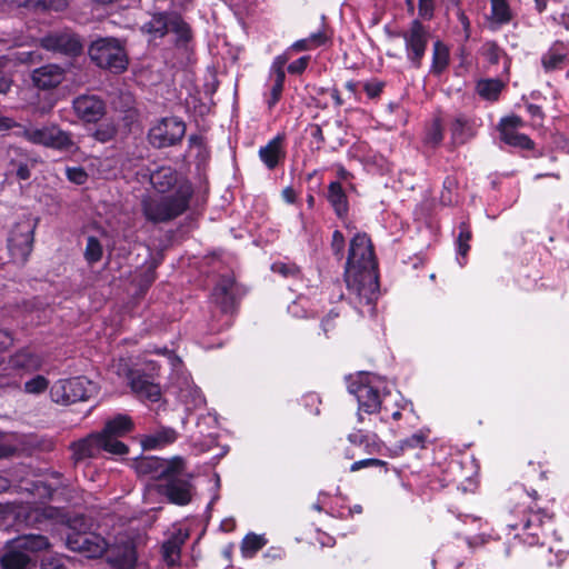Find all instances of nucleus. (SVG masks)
I'll return each instance as SVG.
<instances>
[{
  "label": "nucleus",
  "instance_id": "obj_53",
  "mask_svg": "<svg viewBox=\"0 0 569 569\" xmlns=\"http://www.w3.org/2000/svg\"><path fill=\"white\" fill-rule=\"evenodd\" d=\"M345 246H346V240H345L343 233L340 230H335L332 233L330 247H331V251H332L333 256L338 260H341L343 258Z\"/></svg>",
  "mask_w": 569,
  "mask_h": 569
},
{
  "label": "nucleus",
  "instance_id": "obj_55",
  "mask_svg": "<svg viewBox=\"0 0 569 569\" xmlns=\"http://www.w3.org/2000/svg\"><path fill=\"white\" fill-rule=\"evenodd\" d=\"M385 87L386 82L373 79L363 84V90L369 99L375 100L381 96Z\"/></svg>",
  "mask_w": 569,
  "mask_h": 569
},
{
  "label": "nucleus",
  "instance_id": "obj_18",
  "mask_svg": "<svg viewBox=\"0 0 569 569\" xmlns=\"http://www.w3.org/2000/svg\"><path fill=\"white\" fill-rule=\"evenodd\" d=\"M76 116L86 123H97L106 114V102L94 94H81L73 99Z\"/></svg>",
  "mask_w": 569,
  "mask_h": 569
},
{
  "label": "nucleus",
  "instance_id": "obj_13",
  "mask_svg": "<svg viewBox=\"0 0 569 569\" xmlns=\"http://www.w3.org/2000/svg\"><path fill=\"white\" fill-rule=\"evenodd\" d=\"M23 138L33 144L43 146L58 151H71L74 148L71 133L60 129L56 124L24 129Z\"/></svg>",
  "mask_w": 569,
  "mask_h": 569
},
{
  "label": "nucleus",
  "instance_id": "obj_57",
  "mask_svg": "<svg viewBox=\"0 0 569 569\" xmlns=\"http://www.w3.org/2000/svg\"><path fill=\"white\" fill-rule=\"evenodd\" d=\"M436 0H418V14L422 20L430 21L435 16Z\"/></svg>",
  "mask_w": 569,
  "mask_h": 569
},
{
  "label": "nucleus",
  "instance_id": "obj_9",
  "mask_svg": "<svg viewBox=\"0 0 569 569\" xmlns=\"http://www.w3.org/2000/svg\"><path fill=\"white\" fill-rule=\"evenodd\" d=\"M39 219L22 216L10 229L7 247L11 257L26 263L33 250L34 231Z\"/></svg>",
  "mask_w": 569,
  "mask_h": 569
},
{
  "label": "nucleus",
  "instance_id": "obj_35",
  "mask_svg": "<svg viewBox=\"0 0 569 569\" xmlns=\"http://www.w3.org/2000/svg\"><path fill=\"white\" fill-rule=\"evenodd\" d=\"M29 519L34 520L36 522H42L44 520H54L67 526L68 519L67 513L62 508L53 507V506H42L32 509L28 516Z\"/></svg>",
  "mask_w": 569,
  "mask_h": 569
},
{
  "label": "nucleus",
  "instance_id": "obj_34",
  "mask_svg": "<svg viewBox=\"0 0 569 569\" xmlns=\"http://www.w3.org/2000/svg\"><path fill=\"white\" fill-rule=\"evenodd\" d=\"M450 62V51L446 43L437 40L432 46V62L430 72L435 76H440L448 68Z\"/></svg>",
  "mask_w": 569,
  "mask_h": 569
},
{
  "label": "nucleus",
  "instance_id": "obj_5",
  "mask_svg": "<svg viewBox=\"0 0 569 569\" xmlns=\"http://www.w3.org/2000/svg\"><path fill=\"white\" fill-rule=\"evenodd\" d=\"M91 62L114 74L122 73L129 66L126 40L116 37H99L88 47Z\"/></svg>",
  "mask_w": 569,
  "mask_h": 569
},
{
  "label": "nucleus",
  "instance_id": "obj_10",
  "mask_svg": "<svg viewBox=\"0 0 569 569\" xmlns=\"http://www.w3.org/2000/svg\"><path fill=\"white\" fill-rule=\"evenodd\" d=\"M400 36L403 39L406 57L410 66L420 69L430 39L429 28L420 19H413Z\"/></svg>",
  "mask_w": 569,
  "mask_h": 569
},
{
  "label": "nucleus",
  "instance_id": "obj_30",
  "mask_svg": "<svg viewBox=\"0 0 569 569\" xmlns=\"http://www.w3.org/2000/svg\"><path fill=\"white\" fill-rule=\"evenodd\" d=\"M509 80L507 78H486L477 81L475 90L477 94L490 102H496L499 100L502 90L506 88Z\"/></svg>",
  "mask_w": 569,
  "mask_h": 569
},
{
  "label": "nucleus",
  "instance_id": "obj_14",
  "mask_svg": "<svg viewBox=\"0 0 569 569\" xmlns=\"http://www.w3.org/2000/svg\"><path fill=\"white\" fill-rule=\"evenodd\" d=\"M137 470L141 475H149L156 480L163 481L172 473H184L186 462L180 456H174L171 459L153 456L142 457L137 461Z\"/></svg>",
  "mask_w": 569,
  "mask_h": 569
},
{
  "label": "nucleus",
  "instance_id": "obj_25",
  "mask_svg": "<svg viewBox=\"0 0 569 569\" xmlns=\"http://www.w3.org/2000/svg\"><path fill=\"white\" fill-rule=\"evenodd\" d=\"M568 61V51L562 41L557 40L541 56V66L546 73L561 70Z\"/></svg>",
  "mask_w": 569,
  "mask_h": 569
},
{
  "label": "nucleus",
  "instance_id": "obj_33",
  "mask_svg": "<svg viewBox=\"0 0 569 569\" xmlns=\"http://www.w3.org/2000/svg\"><path fill=\"white\" fill-rule=\"evenodd\" d=\"M459 232L456 238L457 260L461 267L466 266L468 253L471 249L472 229L469 221H461L458 226Z\"/></svg>",
  "mask_w": 569,
  "mask_h": 569
},
{
  "label": "nucleus",
  "instance_id": "obj_60",
  "mask_svg": "<svg viewBox=\"0 0 569 569\" xmlns=\"http://www.w3.org/2000/svg\"><path fill=\"white\" fill-rule=\"evenodd\" d=\"M163 557L168 565L173 566L180 558V550L178 546L172 542H164L162 546Z\"/></svg>",
  "mask_w": 569,
  "mask_h": 569
},
{
  "label": "nucleus",
  "instance_id": "obj_17",
  "mask_svg": "<svg viewBox=\"0 0 569 569\" xmlns=\"http://www.w3.org/2000/svg\"><path fill=\"white\" fill-rule=\"evenodd\" d=\"M193 486L183 473H172L158 485V492L176 506H187L192 500Z\"/></svg>",
  "mask_w": 569,
  "mask_h": 569
},
{
  "label": "nucleus",
  "instance_id": "obj_32",
  "mask_svg": "<svg viewBox=\"0 0 569 569\" xmlns=\"http://www.w3.org/2000/svg\"><path fill=\"white\" fill-rule=\"evenodd\" d=\"M172 12H154L151 19L142 26V31L152 36L154 39L164 38L171 29Z\"/></svg>",
  "mask_w": 569,
  "mask_h": 569
},
{
  "label": "nucleus",
  "instance_id": "obj_58",
  "mask_svg": "<svg viewBox=\"0 0 569 569\" xmlns=\"http://www.w3.org/2000/svg\"><path fill=\"white\" fill-rule=\"evenodd\" d=\"M339 316H340V312L336 308H333L321 320V329H322L326 338H329V332H331L336 329V327H337L336 320L339 318Z\"/></svg>",
  "mask_w": 569,
  "mask_h": 569
},
{
  "label": "nucleus",
  "instance_id": "obj_27",
  "mask_svg": "<svg viewBox=\"0 0 569 569\" xmlns=\"http://www.w3.org/2000/svg\"><path fill=\"white\" fill-rule=\"evenodd\" d=\"M465 561L462 549L459 545L449 542L438 549L436 560L441 569H459Z\"/></svg>",
  "mask_w": 569,
  "mask_h": 569
},
{
  "label": "nucleus",
  "instance_id": "obj_16",
  "mask_svg": "<svg viewBox=\"0 0 569 569\" xmlns=\"http://www.w3.org/2000/svg\"><path fill=\"white\" fill-rule=\"evenodd\" d=\"M42 49L60 53L67 57H78L83 51V43L80 37L73 32L53 31L39 39Z\"/></svg>",
  "mask_w": 569,
  "mask_h": 569
},
{
  "label": "nucleus",
  "instance_id": "obj_61",
  "mask_svg": "<svg viewBox=\"0 0 569 569\" xmlns=\"http://www.w3.org/2000/svg\"><path fill=\"white\" fill-rule=\"evenodd\" d=\"M16 60L22 64H34L42 60V56L38 51H21L17 53Z\"/></svg>",
  "mask_w": 569,
  "mask_h": 569
},
{
  "label": "nucleus",
  "instance_id": "obj_29",
  "mask_svg": "<svg viewBox=\"0 0 569 569\" xmlns=\"http://www.w3.org/2000/svg\"><path fill=\"white\" fill-rule=\"evenodd\" d=\"M101 450L106 452V447L102 445L98 432H92L73 443V453L77 460L94 458Z\"/></svg>",
  "mask_w": 569,
  "mask_h": 569
},
{
  "label": "nucleus",
  "instance_id": "obj_7",
  "mask_svg": "<svg viewBox=\"0 0 569 569\" xmlns=\"http://www.w3.org/2000/svg\"><path fill=\"white\" fill-rule=\"evenodd\" d=\"M348 391L353 395L358 402V417L362 420V413H379L380 420H389L386 399L389 395H381L380 390L372 386L368 373H360L348 382Z\"/></svg>",
  "mask_w": 569,
  "mask_h": 569
},
{
  "label": "nucleus",
  "instance_id": "obj_19",
  "mask_svg": "<svg viewBox=\"0 0 569 569\" xmlns=\"http://www.w3.org/2000/svg\"><path fill=\"white\" fill-rule=\"evenodd\" d=\"M236 280L232 276H221L211 292L212 301L223 313H232L237 310L239 299L236 295Z\"/></svg>",
  "mask_w": 569,
  "mask_h": 569
},
{
  "label": "nucleus",
  "instance_id": "obj_41",
  "mask_svg": "<svg viewBox=\"0 0 569 569\" xmlns=\"http://www.w3.org/2000/svg\"><path fill=\"white\" fill-rule=\"evenodd\" d=\"M491 21L499 26L507 24L512 19V12L507 0H490Z\"/></svg>",
  "mask_w": 569,
  "mask_h": 569
},
{
  "label": "nucleus",
  "instance_id": "obj_62",
  "mask_svg": "<svg viewBox=\"0 0 569 569\" xmlns=\"http://www.w3.org/2000/svg\"><path fill=\"white\" fill-rule=\"evenodd\" d=\"M469 121L465 116L457 117L452 124L451 131L453 137H462L465 134V129L467 128Z\"/></svg>",
  "mask_w": 569,
  "mask_h": 569
},
{
  "label": "nucleus",
  "instance_id": "obj_20",
  "mask_svg": "<svg viewBox=\"0 0 569 569\" xmlns=\"http://www.w3.org/2000/svg\"><path fill=\"white\" fill-rule=\"evenodd\" d=\"M258 156L268 170H274L283 163L287 157L284 133H278L266 146L260 147Z\"/></svg>",
  "mask_w": 569,
  "mask_h": 569
},
{
  "label": "nucleus",
  "instance_id": "obj_24",
  "mask_svg": "<svg viewBox=\"0 0 569 569\" xmlns=\"http://www.w3.org/2000/svg\"><path fill=\"white\" fill-rule=\"evenodd\" d=\"M42 365L43 358L29 348L18 350L9 358L10 368L17 371L34 372L41 369Z\"/></svg>",
  "mask_w": 569,
  "mask_h": 569
},
{
  "label": "nucleus",
  "instance_id": "obj_23",
  "mask_svg": "<svg viewBox=\"0 0 569 569\" xmlns=\"http://www.w3.org/2000/svg\"><path fill=\"white\" fill-rule=\"evenodd\" d=\"M149 181L159 193H168L183 181L179 180L178 171L170 166H161L150 173Z\"/></svg>",
  "mask_w": 569,
  "mask_h": 569
},
{
  "label": "nucleus",
  "instance_id": "obj_39",
  "mask_svg": "<svg viewBox=\"0 0 569 569\" xmlns=\"http://www.w3.org/2000/svg\"><path fill=\"white\" fill-rule=\"evenodd\" d=\"M523 126L525 121L517 114L501 118L498 123L500 140L505 143L508 141L507 136L513 137L515 134H519L520 132H518V129L522 128Z\"/></svg>",
  "mask_w": 569,
  "mask_h": 569
},
{
  "label": "nucleus",
  "instance_id": "obj_59",
  "mask_svg": "<svg viewBox=\"0 0 569 569\" xmlns=\"http://www.w3.org/2000/svg\"><path fill=\"white\" fill-rule=\"evenodd\" d=\"M310 60H311L310 56H302L299 59H297V60L292 61L291 63H289L288 67H287V71L290 74L300 76L308 68Z\"/></svg>",
  "mask_w": 569,
  "mask_h": 569
},
{
  "label": "nucleus",
  "instance_id": "obj_64",
  "mask_svg": "<svg viewBox=\"0 0 569 569\" xmlns=\"http://www.w3.org/2000/svg\"><path fill=\"white\" fill-rule=\"evenodd\" d=\"M14 338L11 331L0 329V353L8 350L13 345Z\"/></svg>",
  "mask_w": 569,
  "mask_h": 569
},
{
  "label": "nucleus",
  "instance_id": "obj_52",
  "mask_svg": "<svg viewBox=\"0 0 569 569\" xmlns=\"http://www.w3.org/2000/svg\"><path fill=\"white\" fill-rule=\"evenodd\" d=\"M157 279V271H153L152 269H144L137 278V286L140 290V292L144 293L149 290V288L152 286V283Z\"/></svg>",
  "mask_w": 569,
  "mask_h": 569
},
{
  "label": "nucleus",
  "instance_id": "obj_38",
  "mask_svg": "<svg viewBox=\"0 0 569 569\" xmlns=\"http://www.w3.org/2000/svg\"><path fill=\"white\" fill-rule=\"evenodd\" d=\"M348 439L355 446L362 447L368 455H377L382 450V442L377 435L350 433Z\"/></svg>",
  "mask_w": 569,
  "mask_h": 569
},
{
  "label": "nucleus",
  "instance_id": "obj_26",
  "mask_svg": "<svg viewBox=\"0 0 569 569\" xmlns=\"http://www.w3.org/2000/svg\"><path fill=\"white\" fill-rule=\"evenodd\" d=\"M481 56L486 59V61L496 66L501 60L503 61V74L509 80L510 77V67H511V57L506 52L503 48L499 46V43L495 40L486 41L480 48Z\"/></svg>",
  "mask_w": 569,
  "mask_h": 569
},
{
  "label": "nucleus",
  "instance_id": "obj_6",
  "mask_svg": "<svg viewBox=\"0 0 569 569\" xmlns=\"http://www.w3.org/2000/svg\"><path fill=\"white\" fill-rule=\"evenodd\" d=\"M49 540L42 535H23L8 541L0 555L1 569H27L33 565L31 553L48 549Z\"/></svg>",
  "mask_w": 569,
  "mask_h": 569
},
{
  "label": "nucleus",
  "instance_id": "obj_21",
  "mask_svg": "<svg viewBox=\"0 0 569 569\" xmlns=\"http://www.w3.org/2000/svg\"><path fill=\"white\" fill-rule=\"evenodd\" d=\"M66 78V71L56 63H49L36 68L31 72V80L36 88L40 90H50L57 88Z\"/></svg>",
  "mask_w": 569,
  "mask_h": 569
},
{
  "label": "nucleus",
  "instance_id": "obj_28",
  "mask_svg": "<svg viewBox=\"0 0 569 569\" xmlns=\"http://www.w3.org/2000/svg\"><path fill=\"white\" fill-rule=\"evenodd\" d=\"M130 388L139 398L158 402L161 398V388L149 380L146 375H138L130 379Z\"/></svg>",
  "mask_w": 569,
  "mask_h": 569
},
{
  "label": "nucleus",
  "instance_id": "obj_50",
  "mask_svg": "<svg viewBox=\"0 0 569 569\" xmlns=\"http://www.w3.org/2000/svg\"><path fill=\"white\" fill-rule=\"evenodd\" d=\"M443 140V131L439 120H435L426 134V142L432 147L439 146Z\"/></svg>",
  "mask_w": 569,
  "mask_h": 569
},
{
  "label": "nucleus",
  "instance_id": "obj_63",
  "mask_svg": "<svg viewBox=\"0 0 569 569\" xmlns=\"http://www.w3.org/2000/svg\"><path fill=\"white\" fill-rule=\"evenodd\" d=\"M290 53H297L302 51L315 50L311 43L309 42V38H303L295 41L290 47L287 48Z\"/></svg>",
  "mask_w": 569,
  "mask_h": 569
},
{
  "label": "nucleus",
  "instance_id": "obj_3",
  "mask_svg": "<svg viewBox=\"0 0 569 569\" xmlns=\"http://www.w3.org/2000/svg\"><path fill=\"white\" fill-rule=\"evenodd\" d=\"M193 193L192 183L183 179L172 194L144 199L141 203L143 217L153 224L170 222L189 210Z\"/></svg>",
  "mask_w": 569,
  "mask_h": 569
},
{
  "label": "nucleus",
  "instance_id": "obj_51",
  "mask_svg": "<svg viewBox=\"0 0 569 569\" xmlns=\"http://www.w3.org/2000/svg\"><path fill=\"white\" fill-rule=\"evenodd\" d=\"M271 269L284 278H297L300 274V269L295 263L274 262Z\"/></svg>",
  "mask_w": 569,
  "mask_h": 569
},
{
  "label": "nucleus",
  "instance_id": "obj_56",
  "mask_svg": "<svg viewBox=\"0 0 569 569\" xmlns=\"http://www.w3.org/2000/svg\"><path fill=\"white\" fill-rule=\"evenodd\" d=\"M66 176L69 181L79 186L84 184L88 180V173L82 167H68Z\"/></svg>",
  "mask_w": 569,
  "mask_h": 569
},
{
  "label": "nucleus",
  "instance_id": "obj_47",
  "mask_svg": "<svg viewBox=\"0 0 569 569\" xmlns=\"http://www.w3.org/2000/svg\"><path fill=\"white\" fill-rule=\"evenodd\" d=\"M49 387V380L41 375H37L30 380L24 382V391L27 393L40 395L43 393Z\"/></svg>",
  "mask_w": 569,
  "mask_h": 569
},
{
  "label": "nucleus",
  "instance_id": "obj_22",
  "mask_svg": "<svg viewBox=\"0 0 569 569\" xmlns=\"http://www.w3.org/2000/svg\"><path fill=\"white\" fill-rule=\"evenodd\" d=\"M326 198L336 217L346 223L349 218L350 204L348 196L340 181H331L329 183Z\"/></svg>",
  "mask_w": 569,
  "mask_h": 569
},
{
  "label": "nucleus",
  "instance_id": "obj_44",
  "mask_svg": "<svg viewBox=\"0 0 569 569\" xmlns=\"http://www.w3.org/2000/svg\"><path fill=\"white\" fill-rule=\"evenodd\" d=\"M430 430H419L418 432L411 435L410 437L405 438L400 441L401 450H411V449H423L426 448V443L428 441Z\"/></svg>",
  "mask_w": 569,
  "mask_h": 569
},
{
  "label": "nucleus",
  "instance_id": "obj_8",
  "mask_svg": "<svg viewBox=\"0 0 569 569\" xmlns=\"http://www.w3.org/2000/svg\"><path fill=\"white\" fill-rule=\"evenodd\" d=\"M134 422L129 415L117 413L108 418L103 428L99 431L106 452L113 456H124L129 447L121 440L134 431Z\"/></svg>",
  "mask_w": 569,
  "mask_h": 569
},
{
  "label": "nucleus",
  "instance_id": "obj_40",
  "mask_svg": "<svg viewBox=\"0 0 569 569\" xmlns=\"http://www.w3.org/2000/svg\"><path fill=\"white\" fill-rule=\"evenodd\" d=\"M267 545V539L253 532L247 533L241 541V553L246 558H252Z\"/></svg>",
  "mask_w": 569,
  "mask_h": 569
},
{
  "label": "nucleus",
  "instance_id": "obj_46",
  "mask_svg": "<svg viewBox=\"0 0 569 569\" xmlns=\"http://www.w3.org/2000/svg\"><path fill=\"white\" fill-rule=\"evenodd\" d=\"M363 468H378L380 471L387 473L389 470V463L385 460L377 458H366L358 461H355L350 466V471H359Z\"/></svg>",
  "mask_w": 569,
  "mask_h": 569
},
{
  "label": "nucleus",
  "instance_id": "obj_48",
  "mask_svg": "<svg viewBox=\"0 0 569 569\" xmlns=\"http://www.w3.org/2000/svg\"><path fill=\"white\" fill-rule=\"evenodd\" d=\"M508 141L505 143L509 147L520 150H532L535 148V141L525 133L515 134L513 137L507 136Z\"/></svg>",
  "mask_w": 569,
  "mask_h": 569
},
{
  "label": "nucleus",
  "instance_id": "obj_43",
  "mask_svg": "<svg viewBox=\"0 0 569 569\" xmlns=\"http://www.w3.org/2000/svg\"><path fill=\"white\" fill-rule=\"evenodd\" d=\"M102 254H103V248H102L100 240L94 236L88 237L84 253H83L84 259L88 262V264L92 266V264L99 262L102 259Z\"/></svg>",
  "mask_w": 569,
  "mask_h": 569
},
{
  "label": "nucleus",
  "instance_id": "obj_54",
  "mask_svg": "<svg viewBox=\"0 0 569 569\" xmlns=\"http://www.w3.org/2000/svg\"><path fill=\"white\" fill-rule=\"evenodd\" d=\"M291 53L288 49L279 56H277L272 62L271 70L273 71V78L282 76L286 79L284 66L290 60Z\"/></svg>",
  "mask_w": 569,
  "mask_h": 569
},
{
  "label": "nucleus",
  "instance_id": "obj_11",
  "mask_svg": "<svg viewBox=\"0 0 569 569\" xmlns=\"http://www.w3.org/2000/svg\"><path fill=\"white\" fill-rule=\"evenodd\" d=\"M94 391L96 385L81 376L56 382L50 393L54 402L67 406L89 400Z\"/></svg>",
  "mask_w": 569,
  "mask_h": 569
},
{
  "label": "nucleus",
  "instance_id": "obj_1",
  "mask_svg": "<svg viewBox=\"0 0 569 569\" xmlns=\"http://www.w3.org/2000/svg\"><path fill=\"white\" fill-rule=\"evenodd\" d=\"M345 281L359 306L375 308L380 293L378 261L371 239L365 232L356 233L350 240Z\"/></svg>",
  "mask_w": 569,
  "mask_h": 569
},
{
  "label": "nucleus",
  "instance_id": "obj_4",
  "mask_svg": "<svg viewBox=\"0 0 569 569\" xmlns=\"http://www.w3.org/2000/svg\"><path fill=\"white\" fill-rule=\"evenodd\" d=\"M66 547L89 559H99L108 549V541L99 533L91 531V525L83 515L68 519L64 532Z\"/></svg>",
  "mask_w": 569,
  "mask_h": 569
},
{
  "label": "nucleus",
  "instance_id": "obj_15",
  "mask_svg": "<svg viewBox=\"0 0 569 569\" xmlns=\"http://www.w3.org/2000/svg\"><path fill=\"white\" fill-rule=\"evenodd\" d=\"M103 556L111 569L139 568L137 546L131 539H117L113 543L108 542V549Z\"/></svg>",
  "mask_w": 569,
  "mask_h": 569
},
{
  "label": "nucleus",
  "instance_id": "obj_2",
  "mask_svg": "<svg viewBox=\"0 0 569 569\" xmlns=\"http://www.w3.org/2000/svg\"><path fill=\"white\" fill-rule=\"evenodd\" d=\"M532 500L529 503H521L516 507L517 513L521 515L520 522L508 523L511 529L521 528V533H517L515 539L530 547L545 546L546 539L555 533V513L548 509L539 507L538 495L533 491L532 496H527Z\"/></svg>",
  "mask_w": 569,
  "mask_h": 569
},
{
  "label": "nucleus",
  "instance_id": "obj_31",
  "mask_svg": "<svg viewBox=\"0 0 569 569\" xmlns=\"http://www.w3.org/2000/svg\"><path fill=\"white\" fill-rule=\"evenodd\" d=\"M178 439V432L171 427H161L153 433L147 435L141 440L144 450H154L173 443Z\"/></svg>",
  "mask_w": 569,
  "mask_h": 569
},
{
  "label": "nucleus",
  "instance_id": "obj_49",
  "mask_svg": "<svg viewBox=\"0 0 569 569\" xmlns=\"http://www.w3.org/2000/svg\"><path fill=\"white\" fill-rule=\"evenodd\" d=\"M308 38L313 49H317L331 42L332 31H330L327 27H323L321 30L311 33Z\"/></svg>",
  "mask_w": 569,
  "mask_h": 569
},
{
  "label": "nucleus",
  "instance_id": "obj_42",
  "mask_svg": "<svg viewBox=\"0 0 569 569\" xmlns=\"http://www.w3.org/2000/svg\"><path fill=\"white\" fill-rule=\"evenodd\" d=\"M118 128L113 121L100 122L91 133V137L98 142L106 143L116 138Z\"/></svg>",
  "mask_w": 569,
  "mask_h": 569
},
{
  "label": "nucleus",
  "instance_id": "obj_45",
  "mask_svg": "<svg viewBox=\"0 0 569 569\" xmlns=\"http://www.w3.org/2000/svg\"><path fill=\"white\" fill-rule=\"evenodd\" d=\"M284 81L286 79L282 78V76L274 77L273 78V84L271 87L269 96L266 98V104L268 110L271 112L277 103L280 101L282 97V92L284 89Z\"/></svg>",
  "mask_w": 569,
  "mask_h": 569
},
{
  "label": "nucleus",
  "instance_id": "obj_36",
  "mask_svg": "<svg viewBox=\"0 0 569 569\" xmlns=\"http://www.w3.org/2000/svg\"><path fill=\"white\" fill-rule=\"evenodd\" d=\"M170 31L177 36L174 44L178 48L186 47L193 38L190 24L183 20L180 13H172Z\"/></svg>",
  "mask_w": 569,
  "mask_h": 569
},
{
  "label": "nucleus",
  "instance_id": "obj_37",
  "mask_svg": "<svg viewBox=\"0 0 569 569\" xmlns=\"http://www.w3.org/2000/svg\"><path fill=\"white\" fill-rule=\"evenodd\" d=\"M22 6L39 13H60L68 9V0H26Z\"/></svg>",
  "mask_w": 569,
  "mask_h": 569
},
{
  "label": "nucleus",
  "instance_id": "obj_12",
  "mask_svg": "<svg viewBox=\"0 0 569 569\" xmlns=\"http://www.w3.org/2000/svg\"><path fill=\"white\" fill-rule=\"evenodd\" d=\"M186 123L178 117H164L148 131L149 143L157 149L179 144L186 136Z\"/></svg>",
  "mask_w": 569,
  "mask_h": 569
}]
</instances>
